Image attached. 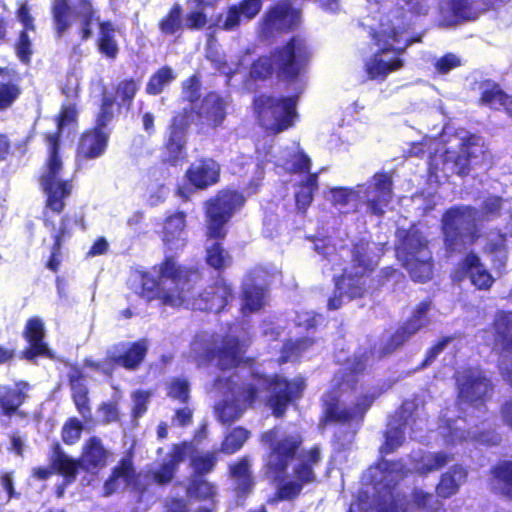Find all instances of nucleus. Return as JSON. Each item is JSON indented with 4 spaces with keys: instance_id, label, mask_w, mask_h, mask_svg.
<instances>
[{
    "instance_id": "obj_1",
    "label": "nucleus",
    "mask_w": 512,
    "mask_h": 512,
    "mask_svg": "<svg viewBox=\"0 0 512 512\" xmlns=\"http://www.w3.org/2000/svg\"><path fill=\"white\" fill-rule=\"evenodd\" d=\"M186 226L184 211H174L164 218L161 240L165 256L158 264V279L144 275L141 280L139 296L147 302L158 300L161 306L181 307L202 281L200 268L176 261L175 254L187 245Z\"/></svg>"
},
{
    "instance_id": "obj_2",
    "label": "nucleus",
    "mask_w": 512,
    "mask_h": 512,
    "mask_svg": "<svg viewBox=\"0 0 512 512\" xmlns=\"http://www.w3.org/2000/svg\"><path fill=\"white\" fill-rule=\"evenodd\" d=\"M244 195L231 188H224L206 200L204 205V261L220 277L233 265V256L225 247L228 223L245 204Z\"/></svg>"
},
{
    "instance_id": "obj_3",
    "label": "nucleus",
    "mask_w": 512,
    "mask_h": 512,
    "mask_svg": "<svg viewBox=\"0 0 512 512\" xmlns=\"http://www.w3.org/2000/svg\"><path fill=\"white\" fill-rule=\"evenodd\" d=\"M78 112L75 104L62 105L56 116L57 129L45 134L48 144V157L44 163V172L39 176V183L45 193V208L55 214H61L65 209V200L73 190L71 179H60L63 163L60 155V139L63 129L77 121Z\"/></svg>"
},
{
    "instance_id": "obj_4",
    "label": "nucleus",
    "mask_w": 512,
    "mask_h": 512,
    "mask_svg": "<svg viewBox=\"0 0 512 512\" xmlns=\"http://www.w3.org/2000/svg\"><path fill=\"white\" fill-rule=\"evenodd\" d=\"M312 57L307 40L293 35L268 54L254 59L249 67L248 76L254 81L265 82L274 75L285 82L296 81L307 69Z\"/></svg>"
},
{
    "instance_id": "obj_5",
    "label": "nucleus",
    "mask_w": 512,
    "mask_h": 512,
    "mask_svg": "<svg viewBox=\"0 0 512 512\" xmlns=\"http://www.w3.org/2000/svg\"><path fill=\"white\" fill-rule=\"evenodd\" d=\"M407 34L408 30L403 22L392 21L381 24L379 30L373 32L372 38L378 50L365 63L369 79L384 81L389 74L404 67L401 55L412 43Z\"/></svg>"
},
{
    "instance_id": "obj_6",
    "label": "nucleus",
    "mask_w": 512,
    "mask_h": 512,
    "mask_svg": "<svg viewBox=\"0 0 512 512\" xmlns=\"http://www.w3.org/2000/svg\"><path fill=\"white\" fill-rule=\"evenodd\" d=\"M478 210L472 205H453L441 217V233L445 254L451 257L462 253L480 238Z\"/></svg>"
},
{
    "instance_id": "obj_7",
    "label": "nucleus",
    "mask_w": 512,
    "mask_h": 512,
    "mask_svg": "<svg viewBox=\"0 0 512 512\" xmlns=\"http://www.w3.org/2000/svg\"><path fill=\"white\" fill-rule=\"evenodd\" d=\"M252 109L258 125L269 136L289 130L298 117L296 96L260 93L253 97Z\"/></svg>"
},
{
    "instance_id": "obj_8",
    "label": "nucleus",
    "mask_w": 512,
    "mask_h": 512,
    "mask_svg": "<svg viewBox=\"0 0 512 512\" xmlns=\"http://www.w3.org/2000/svg\"><path fill=\"white\" fill-rule=\"evenodd\" d=\"M396 255L413 282L427 283L432 280L434 260L429 242L420 231H403L396 246Z\"/></svg>"
},
{
    "instance_id": "obj_9",
    "label": "nucleus",
    "mask_w": 512,
    "mask_h": 512,
    "mask_svg": "<svg viewBox=\"0 0 512 512\" xmlns=\"http://www.w3.org/2000/svg\"><path fill=\"white\" fill-rule=\"evenodd\" d=\"M113 101L105 97L99 103L93 126L85 129L79 136L75 148V161L78 167L102 157L108 148L111 129L109 124L116 117Z\"/></svg>"
},
{
    "instance_id": "obj_10",
    "label": "nucleus",
    "mask_w": 512,
    "mask_h": 512,
    "mask_svg": "<svg viewBox=\"0 0 512 512\" xmlns=\"http://www.w3.org/2000/svg\"><path fill=\"white\" fill-rule=\"evenodd\" d=\"M73 11L70 0H53L50 7L53 30L57 38H62L72 27V18L78 20L77 34L81 41L89 40L93 35V25L98 24L100 16L93 0H77Z\"/></svg>"
},
{
    "instance_id": "obj_11",
    "label": "nucleus",
    "mask_w": 512,
    "mask_h": 512,
    "mask_svg": "<svg viewBox=\"0 0 512 512\" xmlns=\"http://www.w3.org/2000/svg\"><path fill=\"white\" fill-rule=\"evenodd\" d=\"M276 427L261 434V441L269 446L263 469L266 477L274 481H283L290 463L297 457L302 445V438L296 434H288L278 439Z\"/></svg>"
},
{
    "instance_id": "obj_12",
    "label": "nucleus",
    "mask_w": 512,
    "mask_h": 512,
    "mask_svg": "<svg viewBox=\"0 0 512 512\" xmlns=\"http://www.w3.org/2000/svg\"><path fill=\"white\" fill-rule=\"evenodd\" d=\"M306 381L302 376L289 379L281 374H267L265 404L276 418H283L290 405L302 398Z\"/></svg>"
},
{
    "instance_id": "obj_13",
    "label": "nucleus",
    "mask_w": 512,
    "mask_h": 512,
    "mask_svg": "<svg viewBox=\"0 0 512 512\" xmlns=\"http://www.w3.org/2000/svg\"><path fill=\"white\" fill-rule=\"evenodd\" d=\"M456 383L459 402L475 409L486 407L495 390L491 378L479 367L464 369Z\"/></svg>"
},
{
    "instance_id": "obj_14",
    "label": "nucleus",
    "mask_w": 512,
    "mask_h": 512,
    "mask_svg": "<svg viewBox=\"0 0 512 512\" xmlns=\"http://www.w3.org/2000/svg\"><path fill=\"white\" fill-rule=\"evenodd\" d=\"M183 179L176 194L188 200L192 193L207 190L220 182L221 164L213 157H199L187 167Z\"/></svg>"
},
{
    "instance_id": "obj_15",
    "label": "nucleus",
    "mask_w": 512,
    "mask_h": 512,
    "mask_svg": "<svg viewBox=\"0 0 512 512\" xmlns=\"http://www.w3.org/2000/svg\"><path fill=\"white\" fill-rule=\"evenodd\" d=\"M301 24V10L290 0H278L264 12L260 22V34L265 38L275 34H288L298 29Z\"/></svg>"
},
{
    "instance_id": "obj_16",
    "label": "nucleus",
    "mask_w": 512,
    "mask_h": 512,
    "mask_svg": "<svg viewBox=\"0 0 512 512\" xmlns=\"http://www.w3.org/2000/svg\"><path fill=\"white\" fill-rule=\"evenodd\" d=\"M368 277L370 275L344 268L339 275L333 277L334 290L327 300V309H340L344 304V298L354 301L366 297L369 291Z\"/></svg>"
},
{
    "instance_id": "obj_17",
    "label": "nucleus",
    "mask_w": 512,
    "mask_h": 512,
    "mask_svg": "<svg viewBox=\"0 0 512 512\" xmlns=\"http://www.w3.org/2000/svg\"><path fill=\"white\" fill-rule=\"evenodd\" d=\"M340 402V396L337 392L331 391L327 394L323 402V411L320 419L322 425H345L352 421L362 423L365 414L372 405L373 398L370 395H365L350 408L341 407Z\"/></svg>"
},
{
    "instance_id": "obj_18",
    "label": "nucleus",
    "mask_w": 512,
    "mask_h": 512,
    "mask_svg": "<svg viewBox=\"0 0 512 512\" xmlns=\"http://www.w3.org/2000/svg\"><path fill=\"white\" fill-rule=\"evenodd\" d=\"M190 113L188 110H179L170 119L163 149L165 162L171 166L179 165L187 157L186 135L190 128Z\"/></svg>"
},
{
    "instance_id": "obj_19",
    "label": "nucleus",
    "mask_w": 512,
    "mask_h": 512,
    "mask_svg": "<svg viewBox=\"0 0 512 512\" xmlns=\"http://www.w3.org/2000/svg\"><path fill=\"white\" fill-rule=\"evenodd\" d=\"M234 298L230 283L219 277L192 300L193 309L204 312H222Z\"/></svg>"
},
{
    "instance_id": "obj_20",
    "label": "nucleus",
    "mask_w": 512,
    "mask_h": 512,
    "mask_svg": "<svg viewBox=\"0 0 512 512\" xmlns=\"http://www.w3.org/2000/svg\"><path fill=\"white\" fill-rule=\"evenodd\" d=\"M15 16L17 21L22 25V28L17 33L13 43V51L22 64L29 65L34 54L33 39L30 33L37 31L36 21L26 2L18 5Z\"/></svg>"
},
{
    "instance_id": "obj_21",
    "label": "nucleus",
    "mask_w": 512,
    "mask_h": 512,
    "mask_svg": "<svg viewBox=\"0 0 512 512\" xmlns=\"http://www.w3.org/2000/svg\"><path fill=\"white\" fill-rule=\"evenodd\" d=\"M181 110L190 111V125L196 119V125H206L216 129L222 125L226 118V102L215 92L207 93L198 108L193 106L184 107Z\"/></svg>"
},
{
    "instance_id": "obj_22",
    "label": "nucleus",
    "mask_w": 512,
    "mask_h": 512,
    "mask_svg": "<svg viewBox=\"0 0 512 512\" xmlns=\"http://www.w3.org/2000/svg\"><path fill=\"white\" fill-rule=\"evenodd\" d=\"M263 0H240L226 8L224 14H219L214 25L223 31H236L242 23L254 20L262 10Z\"/></svg>"
},
{
    "instance_id": "obj_23",
    "label": "nucleus",
    "mask_w": 512,
    "mask_h": 512,
    "mask_svg": "<svg viewBox=\"0 0 512 512\" xmlns=\"http://www.w3.org/2000/svg\"><path fill=\"white\" fill-rule=\"evenodd\" d=\"M245 353L246 345L239 337L225 335L220 345L208 352V356L216 360L220 370L226 371L238 368L244 362Z\"/></svg>"
},
{
    "instance_id": "obj_24",
    "label": "nucleus",
    "mask_w": 512,
    "mask_h": 512,
    "mask_svg": "<svg viewBox=\"0 0 512 512\" xmlns=\"http://www.w3.org/2000/svg\"><path fill=\"white\" fill-rule=\"evenodd\" d=\"M23 336L28 342V346L21 352L23 359L35 362L38 357L52 358V352L45 342L44 323L40 318L31 317L27 320Z\"/></svg>"
},
{
    "instance_id": "obj_25",
    "label": "nucleus",
    "mask_w": 512,
    "mask_h": 512,
    "mask_svg": "<svg viewBox=\"0 0 512 512\" xmlns=\"http://www.w3.org/2000/svg\"><path fill=\"white\" fill-rule=\"evenodd\" d=\"M267 374L252 371L237 387L235 398L245 408H255L262 400L266 391Z\"/></svg>"
},
{
    "instance_id": "obj_26",
    "label": "nucleus",
    "mask_w": 512,
    "mask_h": 512,
    "mask_svg": "<svg viewBox=\"0 0 512 512\" xmlns=\"http://www.w3.org/2000/svg\"><path fill=\"white\" fill-rule=\"evenodd\" d=\"M67 382L71 390V399L77 412L84 418L91 414L87 375L78 365H72L67 373Z\"/></svg>"
},
{
    "instance_id": "obj_27",
    "label": "nucleus",
    "mask_w": 512,
    "mask_h": 512,
    "mask_svg": "<svg viewBox=\"0 0 512 512\" xmlns=\"http://www.w3.org/2000/svg\"><path fill=\"white\" fill-rule=\"evenodd\" d=\"M228 477L233 481V491L238 498L246 499L254 490L255 479L248 456H241L228 464Z\"/></svg>"
},
{
    "instance_id": "obj_28",
    "label": "nucleus",
    "mask_w": 512,
    "mask_h": 512,
    "mask_svg": "<svg viewBox=\"0 0 512 512\" xmlns=\"http://www.w3.org/2000/svg\"><path fill=\"white\" fill-rule=\"evenodd\" d=\"M488 485L494 495L512 502V459L500 460L491 466Z\"/></svg>"
},
{
    "instance_id": "obj_29",
    "label": "nucleus",
    "mask_w": 512,
    "mask_h": 512,
    "mask_svg": "<svg viewBox=\"0 0 512 512\" xmlns=\"http://www.w3.org/2000/svg\"><path fill=\"white\" fill-rule=\"evenodd\" d=\"M123 351L113 355L111 362L129 371L137 370L144 362L148 353V341L145 338L138 339L128 344L121 343Z\"/></svg>"
},
{
    "instance_id": "obj_30",
    "label": "nucleus",
    "mask_w": 512,
    "mask_h": 512,
    "mask_svg": "<svg viewBox=\"0 0 512 512\" xmlns=\"http://www.w3.org/2000/svg\"><path fill=\"white\" fill-rule=\"evenodd\" d=\"M408 406H411V403L405 402L400 409L396 411L395 414L398 417V425L390 427L388 431H386L385 440L379 448V453L382 456L394 453L403 445L405 441V428L408 418L411 416V411Z\"/></svg>"
},
{
    "instance_id": "obj_31",
    "label": "nucleus",
    "mask_w": 512,
    "mask_h": 512,
    "mask_svg": "<svg viewBox=\"0 0 512 512\" xmlns=\"http://www.w3.org/2000/svg\"><path fill=\"white\" fill-rule=\"evenodd\" d=\"M460 270L465 273L478 290H488L494 283V278L481 263L480 258L473 252L467 253L459 263Z\"/></svg>"
},
{
    "instance_id": "obj_32",
    "label": "nucleus",
    "mask_w": 512,
    "mask_h": 512,
    "mask_svg": "<svg viewBox=\"0 0 512 512\" xmlns=\"http://www.w3.org/2000/svg\"><path fill=\"white\" fill-rule=\"evenodd\" d=\"M140 89V82L133 77L123 78L114 86V94L103 93L100 103L105 97H110L113 103V111L117 115L121 108L129 110Z\"/></svg>"
},
{
    "instance_id": "obj_33",
    "label": "nucleus",
    "mask_w": 512,
    "mask_h": 512,
    "mask_svg": "<svg viewBox=\"0 0 512 512\" xmlns=\"http://www.w3.org/2000/svg\"><path fill=\"white\" fill-rule=\"evenodd\" d=\"M350 262L352 270H359L371 276L378 265V260L372 252L369 240L360 238L351 244Z\"/></svg>"
},
{
    "instance_id": "obj_34",
    "label": "nucleus",
    "mask_w": 512,
    "mask_h": 512,
    "mask_svg": "<svg viewBox=\"0 0 512 512\" xmlns=\"http://www.w3.org/2000/svg\"><path fill=\"white\" fill-rule=\"evenodd\" d=\"M107 456L108 452L101 440L92 436L86 441L79 458L81 469L86 472L98 471L106 466Z\"/></svg>"
},
{
    "instance_id": "obj_35",
    "label": "nucleus",
    "mask_w": 512,
    "mask_h": 512,
    "mask_svg": "<svg viewBox=\"0 0 512 512\" xmlns=\"http://www.w3.org/2000/svg\"><path fill=\"white\" fill-rule=\"evenodd\" d=\"M30 385L26 381H18L13 387L6 386L0 391V410L2 415L12 417L27 399Z\"/></svg>"
},
{
    "instance_id": "obj_36",
    "label": "nucleus",
    "mask_w": 512,
    "mask_h": 512,
    "mask_svg": "<svg viewBox=\"0 0 512 512\" xmlns=\"http://www.w3.org/2000/svg\"><path fill=\"white\" fill-rule=\"evenodd\" d=\"M478 88L479 97L477 103L479 106L494 111H503L509 94L498 82L492 79H484L479 83Z\"/></svg>"
},
{
    "instance_id": "obj_37",
    "label": "nucleus",
    "mask_w": 512,
    "mask_h": 512,
    "mask_svg": "<svg viewBox=\"0 0 512 512\" xmlns=\"http://www.w3.org/2000/svg\"><path fill=\"white\" fill-rule=\"evenodd\" d=\"M468 476L467 469L460 464L452 465L448 471L441 474L439 482L436 484V495L442 499H448L457 494L461 484Z\"/></svg>"
},
{
    "instance_id": "obj_38",
    "label": "nucleus",
    "mask_w": 512,
    "mask_h": 512,
    "mask_svg": "<svg viewBox=\"0 0 512 512\" xmlns=\"http://www.w3.org/2000/svg\"><path fill=\"white\" fill-rule=\"evenodd\" d=\"M375 178V197L367 201L370 211L376 216L384 214L383 207L387 206L393 195V181L389 174L378 173Z\"/></svg>"
},
{
    "instance_id": "obj_39",
    "label": "nucleus",
    "mask_w": 512,
    "mask_h": 512,
    "mask_svg": "<svg viewBox=\"0 0 512 512\" xmlns=\"http://www.w3.org/2000/svg\"><path fill=\"white\" fill-rule=\"evenodd\" d=\"M136 474L132 456L122 457L104 482V495L110 496L119 490V479H122L128 485L135 478Z\"/></svg>"
},
{
    "instance_id": "obj_40",
    "label": "nucleus",
    "mask_w": 512,
    "mask_h": 512,
    "mask_svg": "<svg viewBox=\"0 0 512 512\" xmlns=\"http://www.w3.org/2000/svg\"><path fill=\"white\" fill-rule=\"evenodd\" d=\"M494 344L512 352V311L498 310L491 323Z\"/></svg>"
},
{
    "instance_id": "obj_41",
    "label": "nucleus",
    "mask_w": 512,
    "mask_h": 512,
    "mask_svg": "<svg viewBox=\"0 0 512 512\" xmlns=\"http://www.w3.org/2000/svg\"><path fill=\"white\" fill-rule=\"evenodd\" d=\"M50 463L54 469V473H58L64 478L65 484L74 482L78 470L81 468L80 460L69 457L58 444H56L50 457Z\"/></svg>"
},
{
    "instance_id": "obj_42",
    "label": "nucleus",
    "mask_w": 512,
    "mask_h": 512,
    "mask_svg": "<svg viewBox=\"0 0 512 512\" xmlns=\"http://www.w3.org/2000/svg\"><path fill=\"white\" fill-rule=\"evenodd\" d=\"M98 36L96 47L98 52L107 59L114 60L119 54V45L116 40V28L110 20L98 22Z\"/></svg>"
},
{
    "instance_id": "obj_43",
    "label": "nucleus",
    "mask_w": 512,
    "mask_h": 512,
    "mask_svg": "<svg viewBox=\"0 0 512 512\" xmlns=\"http://www.w3.org/2000/svg\"><path fill=\"white\" fill-rule=\"evenodd\" d=\"M320 460L321 457L319 448H310L306 452L303 459L293 467V480L300 483L303 488L305 485L314 483L316 481L314 468L320 462Z\"/></svg>"
},
{
    "instance_id": "obj_44",
    "label": "nucleus",
    "mask_w": 512,
    "mask_h": 512,
    "mask_svg": "<svg viewBox=\"0 0 512 512\" xmlns=\"http://www.w3.org/2000/svg\"><path fill=\"white\" fill-rule=\"evenodd\" d=\"M317 342L315 337L303 336L297 339H287L284 341L280 355L277 359L279 365L288 362H299L303 353L311 349Z\"/></svg>"
},
{
    "instance_id": "obj_45",
    "label": "nucleus",
    "mask_w": 512,
    "mask_h": 512,
    "mask_svg": "<svg viewBox=\"0 0 512 512\" xmlns=\"http://www.w3.org/2000/svg\"><path fill=\"white\" fill-rule=\"evenodd\" d=\"M446 25H455L476 19L470 0H448V7L441 11Z\"/></svg>"
},
{
    "instance_id": "obj_46",
    "label": "nucleus",
    "mask_w": 512,
    "mask_h": 512,
    "mask_svg": "<svg viewBox=\"0 0 512 512\" xmlns=\"http://www.w3.org/2000/svg\"><path fill=\"white\" fill-rule=\"evenodd\" d=\"M298 190L295 193V204L299 211L306 212L314 199V193L318 190V173L309 174L304 180L297 184Z\"/></svg>"
},
{
    "instance_id": "obj_47",
    "label": "nucleus",
    "mask_w": 512,
    "mask_h": 512,
    "mask_svg": "<svg viewBox=\"0 0 512 512\" xmlns=\"http://www.w3.org/2000/svg\"><path fill=\"white\" fill-rule=\"evenodd\" d=\"M175 79L176 74L170 66H161L150 75L145 92L150 96L160 95Z\"/></svg>"
},
{
    "instance_id": "obj_48",
    "label": "nucleus",
    "mask_w": 512,
    "mask_h": 512,
    "mask_svg": "<svg viewBox=\"0 0 512 512\" xmlns=\"http://www.w3.org/2000/svg\"><path fill=\"white\" fill-rule=\"evenodd\" d=\"M186 494L197 501H209L211 504H215L217 489L213 483L204 477H195L189 481Z\"/></svg>"
},
{
    "instance_id": "obj_49",
    "label": "nucleus",
    "mask_w": 512,
    "mask_h": 512,
    "mask_svg": "<svg viewBox=\"0 0 512 512\" xmlns=\"http://www.w3.org/2000/svg\"><path fill=\"white\" fill-rule=\"evenodd\" d=\"M183 27V9L179 3H174L158 21V28L163 35H174Z\"/></svg>"
},
{
    "instance_id": "obj_50",
    "label": "nucleus",
    "mask_w": 512,
    "mask_h": 512,
    "mask_svg": "<svg viewBox=\"0 0 512 512\" xmlns=\"http://www.w3.org/2000/svg\"><path fill=\"white\" fill-rule=\"evenodd\" d=\"M218 463L216 451L196 453L190 458V467L195 477H204L214 471Z\"/></svg>"
},
{
    "instance_id": "obj_51",
    "label": "nucleus",
    "mask_w": 512,
    "mask_h": 512,
    "mask_svg": "<svg viewBox=\"0 0 512 512\" xmlns=\"http://www.w3.org/2000/svg\"><path fill=\"white\" fill-rule=\"evenodd\" d=\"M249 436L247 429L241 426L233 428L221 441L219 452L225 455L235 454L244 446Z\"/></svg>"
},
{
    "instance_id": "obj_52",
    "label": "nucleus",
    "mask_w": 512,
    "mask_h": 512,
    "mask_svg": "<svg viewBox=\"0 0 512 512\" xmlns=\"http://www.w3.org/2000/svg\"><path fill=\"white\" fill-rule=\"evenodd\" d=\"M418 331L415 330L411 325H408L404 321L386 340L382 347V353L384 355L391 354L400 347H402L409 339L416 334Z\"/></svg>"
},
{
    "instance_id": "obj_53",
    "label": "nucleus",
    "mask_w": 512,
    "mask_h": 512,
    "mask_svg": "<svg viewBox=\"0 0 512 512\" xmlns=\"http://www.w3.org/2000/svg\"><path fill=\"white\" fill-rule=\"evenodd\" d=\"M472 145L470 137L463 138L457 155L453 159L454 172L459 176H467L471 171V158L474 156L472 152Z\"/></svg>"
},
{
    "instance_id": "obj_54",
    "label": "nucleus",
    "mask_w": 512,
    "mask_h": 512,
    "mask_svg": "<svg viewBox=\"0 0 512 512\" xmlns=\"http://www.w3.org/2000/svg\"><path fill=\"white\" fill-rule=\"evenodd\" d=\"M265 289L256 284H249L243 289V311L253 313L260 310L264 305Z\"/></svg>"
},
{
    "instance_id": "obj_55",
    "label": "nucleus",
    "mask_w": 512,
    "mask_h": 512,
    "mask_svg": "<svg viewBox=\"0 0 512 512\" xmlns=\"http://www.w3.org/2000/svg\"><path fill=\"white\" fill-rule=\"evenodd\" d=\"M412 503L415 508L423 512H443L442 503L436 499L430 492L415 488L412 490Z\"/></svg>"
},
{
    "instance_id": "obj_56",
    "label": "nucleus",
    "mask_w": 512,
    "mask_h": 512,
    "mask_svg": "<svg viewBox=\"0 0 512 512\" xmlns=\"http://www.w3.org/2000/svg\"><path fill=\"white\" fill-rule=\"evenodd\" d=\"M303 487L295 480H288L282 482L276 489L273 498L268 500V503L274 504L278 501H293L297 499L302 493Z\"/></svg>"
},
{
    "instance_id": "obj_57",
    "label": "nucleus",
    "mask_w": 512,
    "mask_h": 512,
    "mask_svg": "<svg viewBox=\"0 0 512 512\" xmlns=\"http://www.w3.org/2000/svg\"><path fill=\"white\" fill-rule=\"evenodd\" d=\"M166 392L169 398L186 404L190 398L189 382L186 378L174 377L167 384Z\"/></svg>"
},
{
    "instance_id": "obj_58",
    "label": "nucleus",
    "mask_w": 512,
    "mask_h": 512,
    "mask_svg": "<svg viewBox=\"0 0 512 512\" xmlns=\"http://www.w3.org/2000/svg\"><path fill=\"white\" fill-rule=\"evenodd\" d=\"M182 99L191 105L197 103L201 97V80L198 74H192L181 83Z\"/></svg>"
},
{
    "instance_id": "obj_59",
    "label": "nucleus",
    "mask_w": 512,
    "mask_h": 512,
    "mask_svg": "<svg viewBox=\"0 0 512 512\" xmlns=\"http://www.w3.org/2000/svg\"><path fill=\"white\" fill-rule=\"evenodd\" d=\"M431 307V300L425 299L419 302L411 315L405 320L415 330L420 331L429 324L428 311Z\"/></svg>"
},
{
    "instance_id": "obj_60",
    "label": "nucleus",
    "mask_w": 512,
    "mask_h": 512,
    "mask_svg": "<svg viewBox=\"0 0 512 512\" xmlns=\"http://www.w3.org/2000/svg\"><path fill=\"white\" fill-rule=\"evenodd\" d=\"M82 430V422L76 417H70L62 427V441L67 445L75 444L80 439Z\"/></svg>"
},
{
    "instance_id": "obj_61",
    "label": "nucleus",
    "mask_w": 512,
    "mask_h": 512,
    "mask_svg": "<svg viewBox=\"0 0 512 512\" xmlns=\"http://www.w3.org/2000/svg\"><path fill=\"white\" fill-rule=\"evenodd\" d=\"M21 95V88L14 82H0V110H5Z\"/></svg>"
},
{
    "instance_id": "obj_62",
    "label": "nucleus",
    "mask_w": 512,
    "mask_h": 512,
    "mask_svg": "<svg viewBox=\"0 0 512 512\" xmlns=\"http://www.w3.org/2000/svg\"><path fill=\"white\" fill-rule=\"evenodd\" d=\"M454 340L453 336H444L435 342L431 347H429L426 351L424 359L419 364V369H424L431 365L435 359L438 357L440 353L446 348V346Z\"/></svg>"
},
{
    "instance_id": "obj_63",
    "label": "nucleus",
    "mask_w": 512,
    "mask_h": 512,
    "mask_svg": "<svg viewBox=\"0 0 512 512\" xmlns=\"http://www.w3.org/2000/svg\"><path fill=\"white\" fill-rule=\"evenodd\" d=\"M452 460V455L443 451L433 453L421 467L423 473H430L445 467Z\"/></svg>"
},
{
    "instance_id": "obj_64",
    "label": "nucleus",
    "mask_w": 512,
    "mask_h": 512,
    "mask_svg": "<svg viewBox=\"0 0 512 512\" xmlns=\"http://www.w3.org/2000/svg\"><path fill=\"white\" fill-rule=\"evenodd\" d=\"M150 396L151 393L147 390H136L133 393V408L131 412L133 418H140L146 413Z\"/></svg>"
}]
</instances>
